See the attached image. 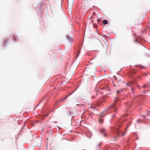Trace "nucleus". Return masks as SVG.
<instances>
[{"label":"nucleus","mask_w":150,"mask_h":150,"mask_svg":"<svg viewBox=\"0 0 150 150\" xmlns=\"http://www.w3.org/2000/svg\"><path fill=\"white\" fill-rule=\"evenodd\" d=\"M59 102H55V104L54 105V106H57V105H58L59 103Z\"/></svg>","instance_id":"7"},{"label":"nucleus","mask_w":150,"mask_h":150,"mask_svg":"<svg viewBox=\"0 0 150 150\" xmlns=\"http://www.w3.org/2000/svg\"><path fill=\"white\" fill-rule=\"evenodd\" d=\"M64 100V99H63V100H61V101H59V103H61L62 102V101H63V100Z\"/></svg>","instance_id":"12"},{"label":"nucleus","mask_w":150,"mask_h":150,"mask_svg":"<svg viewBox=\"0 0 150 150\" xmlns=\"http://www.w3.org/2000/svg\"><path fill=\"white\" fill-rule=\"evenodd\" d=\"M68 97V96H67L66 97H65V98L64 99V100L66 99Z\"/></svg>","instance_id":"14"},{"label":"nucleus","mask_w":150,"mask_h":150,"mask_svg":"<svg viewBox=\"0 0 150 150\" xmlns=\"http://www.w3.org/2000/svg\"><path fill=\"white\" fill-rule=\"evenodd\" d=\"M101 132H102V133H103V132H105V129H102V130H101Z\"/></svg>","instance_id":"10"},{"label":"nucleus","mask_w":150,"mask_h":150,"mask_svg":"<svg viewBox=\"0 0 150 150\" xmlns=\"http://www.w3.org/2000/svg\"><path fill=\"white\" fill-rule=\"evenodd\" d=\"M81 8H84V7H83V6H82V7H81Z\"/></svg>","instance_id":"18"},{"label":"nucleus","mask_w":150,"mask_h":150,"mask_svg":"<svg viewBox=\"0 0 150 150\" xmlns=\"http://www.w3.org/2000/svg\"><path fill=\"white\" fill-rule=\"evenodd\" d=\"M132 83L131 82H128L127 83V85L128 86H130L131 85Z\"/></svg>","instance_id":"8"},{"label":"nucleus","mask_w":150,"mask_h":150,"mask_svg":"<svg viewBox=\"0 0 150 150\" xmlns=\"http://www.w3.org/2000/svg\"><path fill=\"white\" fill-rule=\"evenodd\" d=\"M148 87V85H147L146 84H144L143 86H142V87L143 88H146L147 87Z\"/></svg>","instance_id":"6"},{"label":"nucleus","mask_w":150,"mask_h":150,"mask_svg":"<svg viewBox=\"0 0 150 150\" xmlns=\"http://www.w3.org/2000/svg\"><path fill=\"white\" fill-rule=\"evenodd\" d=\"M141 121V120L140 119H138L137 120V122H140Z\"/></svg>","instance_id":"11"},{"label":"nucleus","mask_w":150,"mask_h":150,"mask_svg":"<svg viewBox=\"0 0 150 150\" xmlns=\"http://www.w3.org/2000/svg\"><path fill=\"white\" fill-rule=\"evenodd\" d=\"M122 92V91H121H121L118 90L117 91V94H118L119 93H120V92Z\"/></svg>","instance_id":"9"},{"label":"nucleus","mask_w":150,"mask_h":150,"mask_svg":"<svg viewBox=\"0 0 150 150\" xmlns=\"http://www.w3.org/2000/svg\"><path fill=\"white\" fill-rule=\"evenodd\" d=\"M103 114V113H102V114H101V117L102 116Z\"/></svg>","instance_id":"17"},{"label":"nucleus","mask_w":150,"mask_h":150,"mask_svg":"<svg viewBox=\"0 0 150 150\" xmlns=\"http://www.w3.org/2000/svg\"><path fill=\"white\" fill-rule=\"evenodd\" d=\"M70 40H70H68V41H69V42H69V40Z\"/></svg>","instance_id":"20"},{"label":"nucleus","mask_w":150,"mask_h":150,"mask_svg":"<svg viewBox=\"0 0 150 150\" xmlns=\"http://www.w3.org/2000/svg\"><path fill=\"white\" fill-rule=\"evenodd\" d=\"M116 102L115 101V102L110 106V108L115 112H116L117 110V108L116 107Z\"/></svg>","instance_id":"1"},{"label":"nucleus","mask_w":150,"mask_h":150,"mask_svg":"<svg viewBox=\"0 0 150 150\" xmlns=\"http://www.w3.org/2000/svg\"><path fill=\"white\" fill-rule=\"evenodd\" d=\"M103 23L104 24L106 25L108 23V21L106 20H104L103 21Z\"/></svg>","instance_id":"5"},{"label":"nucleus","mask_w":150,"mask_h":150,"mask_svg":"<svg viewBox=\"0 0 150 150\" xmlns=\"http://www.w3.org/2000/svg\"><path fill=\"white\" fill-rule=\"evenodd\" d=\"M125 134L124 133V134H122V136H123Z\"/></svg>","instance_id":"16"},{"label":"nucleus","mask_w":150,"mask_h":150,"mask_svg":"<svg viewBox=\"0 0 150 150\" xmlns=\"http://www.w3.org/2000/svg\"><path fill=\"white\" fill-rule=\"evenodd\" d=\"M120 127V125H116V127H114L113 130L115 132L117 133L118 135H119L120 134V130L118 128V127Z\"/></svg>","instance_id":"3"},{"label":"nucleus","mask_w":150,"mask_h":150,"mask_svg":"<svg viewBox=\"0 0 150 150\" xmlns=\"http://www.w3.org/2000/svg\"><path fill=\"white\" fill-rule=\"evenodd\" d=\"M99 122L101 123H102L103 122V120L102 118H100L98 120Z\"/></svg>","instance_id":"4"},{"label":"nucleus","mask_w":150,"mask_h":150,"mask_svg":"<svg viewBox=\"0 0 150 150\" xmlns=\"http://www.w3.org/2000/svg\"><path fill=\"white\" fill-rule=\"evenodd\" d=\"M74 3L73 0H67V8L71 9L72 6Z\"/></svg>","instance_id":"2"},{"label":"nucleus","mask_w":150,"mask_h":150,"mask_svg":"<svg viewBox=\"0 0 150 150\" xmlns=\"http://www.w3.org/2000/svg\"><path fill=\"white\" fill-rule=\"evenodd\" d=\"M149 112H150V111H149Z\"/></svg>","instance_id":"23"},{"label":"nucleus","mask_w":150,"mask_h":150,"mask_svg":"<svg viewBox=\"0 0 150 150\" xmlns=\"http://www.w3.org/2000/svg\"><path fill=\"white\" fill-rule=\"evenodd\" d=\"M97 21L98 23L100 21V20L99 19H97Z\"/></svg>","instance_id":"13"},{"label":"nucleus","mask_w":150,"mask_h":150,"mask_svg":"<svg viewBox=\"0 0 150 150\" xmlns=\"http://www.w3.org/2000/svg\"><path fill=\"white\" fill-rule=\"evenodd\" d=\"M95 14H96V13H95V12H94V13H93V14L94 15H95Z\"/></svg>","instance_id":"19"},{"label":"nucleus","mask_w":150,"mask_h":150,"mask_svg":"<svg viewBox=\"0 0 150 150\" xmlns=\"http://www.w3.org/2000/svg\"><path fill=\"white\" fill-rule=\"evenodd\" d=\"M100 144H101L100 143H99L98 144V146L100 147Z\"/></svg>","instance_id":"15"},{"label":"nucleus","mask_w":150,"mask_h":150,"mask_svg":"<svg viewBox=\"0 0 150 150\" xmlns=\"http://www.w3.org/2000/svg\"><path fill=\"white\" fill-rule=\"evenodd\" d=\"M70 44H71V42H70Z\"/></svg>","instance_id":"22"},{"label":"nucleus","mask_w":150,"mask_h":150,"mask_svg":"<svg viewBox=\"0 0 150 150\" xmlns=\"http://www.w3.org/2000/svg\"><path fill=\"white\" fill-rule=\"evenodd\" d=\"M71 40H72V39L71 38Z\"/></svg>","instance_id":"21"}]
</instances>
